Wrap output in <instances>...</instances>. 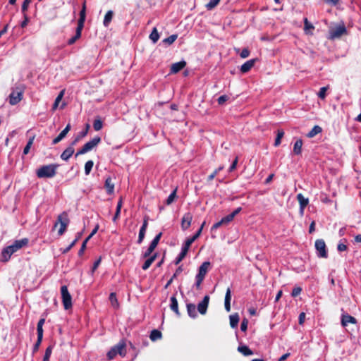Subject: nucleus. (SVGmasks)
<instances>
[{"mask_svg":"<svg viewBox=\"0 0 361 361\" xmlns=\"http://www.w3.org/2000/svg\"><path fill=\"white\" fill-rule=\"evenodd\" d=\"M73 145H71V146H69L67 147L61 154V158L64 161H68L70 157L73 155L74 153V148L73 147Z\"/></svg>","mask_w":361,"mask_h":361,"instance_id":"a211bd4d","label":"nucleus"},{"mask_svg":"<svg viewBox=\"0 0 361 361\" xmlns=\"http://www.w3.org/2000/svg\"><path fill=\"white\" fill-rule=\"evenodd\" d=\"M301 291H302V288L300 287H295L293 289L291 295L293 297H296L300 294Z\"/></svg>","mask_w":361,"mask_h":361,"instance_id":"13d9d810","label":"nucleus"},{"mask_svg":"<svg viewBox=\"0 0 361 361\" xmlns=\"http://www.w3.org/2000/svg\"><path fill=\"white\" fill-rule=\"evenodd\" d=\"M183 271L182 266H180L172 276V279H175Z\"/></svg>","mask_w":361,"mask_h":361,"instance_id":"338daca9","label":"nucleus"},{"mask_svg":"<svg viewBox=\"0 0 361 361\" xmlns=\"http://www.w3.org/2000/svg\"><path fill=\"white\" fill-rule=\"evenodd\" d=\"M304 25H305V30L307 31V30H313L314 29V27L312 24H311L307 18L304 19Z\"/></svg>","mask_w":361,"mask_h":361,"instance_id":"3c124183","label":"nucleus"},{"mask_svg":"<svg viewBox=\"0 0 361 361\" xmlns=\"http://www.w3.org/2000/svg\"><path fill=\"white\" fill-rule=\"evenodd\" d=\"M178 37V35H171V36H169V37L167 38H165L164 40H163V42L166 43V44H173L176 39H177Z\"/></svg>","mask_w":361,"mask_h":361,"instance_id":"de8ad7c7","label":"nucleus"},{"mask_svg":"<svg viewBox=\"0 0 361 361\" xmlns=\"http://www.w3.org/2000/svg\"><path fill=\"white\" fill-rule=\"evenodd\" d=\"M78 238H75L65 250L62 251L63 253L68 252L77 243Z\"/></svg>","mask_w":361,"mask_h":361,"instance_id":"e2e57ef3","label":"nucleus"},{"mask_svg":"<svg viewBox=\"0 0 361 361\" xmlns=\"http://www.w3.org/2000/svg\"><path fill=\"white\" fill-rule=\"evenodd\" d=\"M283 135H284V131L282 129H279L277 130L276 137L274 141L275 147H278L279 145H280V144L281 142V139L283 138Z\"/></svg>","mask_w":361,"mask_h":361,"instance_id":"7c9ffc66","label":"nucleus"},{"mask_svg":"<svg viewBox=\"0 0 361 361\" xmlns=\"http://www.w3.org/2000/svg\"><path fill=\"white\" fill-rule=\"evenodd\" d=\"M28 22H29V18H28L27 16L25 13H24V20H23L20 24L21 27H26Z\"/></svg>","mask_w":361,"mask_h":361,"instance_id":"774afa93","label":"nucleus"},{"mask_svg":"<svg viewBox=\"0 0 361 361\" xmlns=\"http://www.w3.org/2000/svg\"><path fill=\"white\" fill-rule=\"evenodd\" d=\"M176 191H177V189L176 188L170 195L168 197V198L166 199V204L167 205H170L171 204H172L175 200V198L176 197Z\"/></svg>","mask_w":361,"mask_h":361,"instance_id":"ea45409f","label":"nucleus"},{"mask_svg":"<svg viewBox=\"0 0 361 361\" xmlns=\"http://www.w3.org/2000/svg\"><path fill=\"white\" fill-rule=\"evenodd\" d=\"M45 322V319L44 318H42L39 320L38 323H37V335H41V336H43V325Z\"/></svg>","mask_w":361,"mask_h":361,"instance_id":"4c0bfd02","label":"nucleus"},{"mask_svg":"<svg viewBox=\"0 0 361 361\" xmlns=\"http://www.w3.org/2000/svg\"><path fill=\"white\" fill-rule=\"evenodd\" d=\"M186 66V62L185 61H181L177 63H174L171 66L170 72L171 73H177L180 70H182Z\"/></svg>","mask_w":361,"mask_h":361,"instance_id":"dca6fc26","label":"nucleus"},{"mask_svg":"<svg viewBox=\"0 0 361 361\" xmlns=\"http://www.w3.org/2000/svg\"><path fill=\"white\" fill-rule=\"evenodd\" d=\"M94 165V162L92 160L87 161L85 164V173L89 175Z\"/></svg>","mask_w":361,"mask_h":361,"instance_id":"79ce46f5","label":"nucleus"},{"mask_svg":"<svg viewBox=\"0 0 361 361\" xmlns=\"http://www.w3.org/2000/svg\"><path fill=\"white\" fill-rule=\"evenodd\" d=\"M157 254L154 253L152 256L147 257V260L144 262V264L142 266V268L143 270H147L154 262L155 259L157 258Z\"/></svg>","mask_w":361,"mask_h":361,"instance_id":"a878e982","label":"nucleus"},{"mask_svg":"<svg viewBox=\"0 0 361 361\" xmlns=\"http://www.w3.org/2000/svg\"><path fill=\"white\" fill-rule=\"evenodd\" d=\"M52 353V346L49 345L47 348L42 361H49L50 356Z\"/></svg>","mask_w":361,"mask_h":361,"instance_id":"a18cd8bd","label":"nucleus"},{"mask_svg":"<svg viewBox=\"0 0 361 361\" xmlns=\"http://www.w3.org/2000/svg\"><path fill=\"white\" fill-rule=\"evenodd\" d=\"M85 12H86V6L85 3L83 4L82 10L80 12V18L78 22V27L83 28L84 23L85 20Z\"/></svg>","mask_w":361,"mask_h":361,"instance_id":"5701e85b","label":"nucleus"},{"mask_svg":"<svg viewBox=\"0 0 361 361\" xmlns=\"http://www.w3.org/2000/svg\"><path fill=\"white\" fill-rule=\"evenodd\" d=\"M61 293L62 298V302L65 310H68L72 307V297L68 290L66 286H63L61 288Z\"/></svg>","mask_w":361,"mask_h":361,"instance_id":"39448f33","label":"nucleus"},{"mask_svg":"<svg viewBox=\"0 0 361 361\" xmlns=\"http://www.w3.org/2000/svg\"><path fill=\"white\" fill-rule=\"evenodd\" d=\"M228 99V97L227 95H221L220 96L217 101L218 104L220 105L224 104Z\"/></svg>","mask_w":361,"mask_h":361,"instance_id":"4d7b16f0","label":"nucleus"},{"mask_svg":"<svg viewBox=\"0 0 361 361\" xmlns=\"http://www.w3.org/2000/svg\"><path fill=\"white\" fill-rule=\"evenodd\" d=\"M32 0H24L23 4H22V12L25 13V11L27 10V8L31 3Z\"/></svg>","mask_w":361,"mask_h":361,"instance_id":"6e6d98bb","label":"nucleus"},{"mask_svg":"<svg viewBox=\"0 0 361 361\" xmlns=\"http://www.w3.org/2000/svg\"><path fill=\"white\" fill-rule=\"evenodd\" d=\"M348 323L356 324L357 320L355 317H353L349 314L343 315L342 319H341V324L343 326H347V324Z\"/></svg>","mask_w":361,"mask_h":361,"instance_id":"b1692460","label":"nucleus"},{"mask_svg":"<svg viewBox=\"0 0 361 361\" xmlns=\"http://www.w3.org/2000/svg\"><path fill=\"white\" fill-rule=\"evenodd\" d=\"M64 137H65V136L61 134V133H60L59 135L52 140V145H56V144L59 143Z\"/></svg>","mask_w":361,"mask_h":361,"instance_id":"680f3d73","label":"nucleus"},{"mask_svg":"<svg viewBox=\"0 0 361 361\" xmlns=\"http://www.w3.org/2000/svg\"><path fill=\"white\" fill-rule=\"evenodd\" d=\"M192 215L191 213H185L181 219V228L183 231L187 230L191 225Z\"/></svg>","mask_w":361,"mask_h":361,"instance_id":"9b49d317","label":"nucleus"},{"mask_svg":"<svg viewBox=\"0 0 361 361\" xmlns=\"http://www.w3.org/2000/svg\"><path fill=\"white\" fill-rule=\"evenodd\" d=\"M113 16H114V13L112 11H107V13H106V15L104 16V22H103V24L105 27L109 26V25L110 24V23L112 20Z\"/></svg>","mask_w":361,"mask_h":361,"instance_id":"c756f323","label":"nucleus"},{"mask_svg":"<svg viewBox=\"0 0 361 361\" xmlns=\"http://www.w3.org/2000/svg\"><path fill=\"white\" fill-rule=\"evenodd\" d=\"M322 131V129L319 126H314L312 129L307 134V137L312 138L314 137L317 134L320 133Z\"/></svg>","mask_w":361,"mask_h":361,"instance_id":"cd10ccee","label":"nucleus"},{"mask_svg":"<svg viewBox=\"0 0 361 361\" xmlns=\"http://www.w3.org/2000/svg\"><path fill=\"white\" fill-rule=\"evenodd\" d=\"M190 245H191L189 243V242H187V241L185 240V244H184V245L183 246V247H182V250H181V252H181V253H183L184 255H187V253H188V250H189V248H190Z\"/></svg>","mask_w":361,"mask_h":361,"instance_id":"5fc2aeb1","label":"nucleus"},{"mask_svg":"<svg viewBox=\"0 0 361 361\" xmlns=\"http://www.w3.org/2000/svg\"><path fill=\"white\" fill-rule=\"evenodd\" d=\"M248 320L247 319H244L240 324V330L242 331H245L247 329Z\"/></svg>","mask_w":361,"mask_h":361,"instance_id":"bf43d9fd","label":"nucleus"},{"mask_svg":"<svg viewBox=\"0 0 361 361\" xmlns=\"http://www.w3.org/2000/svg\"><path fill=\"white\" fill-rule=\"evenodd\" d=\"M297 200L300 204V212L302 214L304 209L308 204L309 200L307 198H305L301 193L298 194Z\"/></svg>","mask_w":361,"mask_h":361,"instance_id":"f3484780","label":"nucleus"},{"mask_svg":"<svg viewBox=\"0 0 361 361\" xmlns=\"http://www.w3.org/2000/svg\"><path fill=\"white\" fill-rule=\"evenodd\" d=\"M230 325L232 328H236L239 322V316L238 314L230 316Z\"/></svg>","mask_w":361,"mask_h":361,"instance_id":"2f4dec72","label":"nucleus"},{"mask_svg":"<svg viewBox=\"0 0 361 361\" xmlns=\"http://www.w3.org/2000/svg\"><path fill=\"white\" fill-rule=\"evenodd\" d=\"M221 220L223 221L224 225L226 226L233 220V216H231L230 214H228L226 216L222 218Z\"/></svg>","mask_w":361,"mask_h":361,"instance_id":"603ef678","label":"nucleus"},{"mask_svg":"<svg viewBox=\"0 0 361 361\" xmlns=\"http://www.w3.org/2000/svg\"><path fill=\"white\" fill-rule=\"evenodd\" d=\"M13 248L9 245L4 248L1 251L0 261L6 262L9 260L11 255L14 253Z\"/></svg>","mask_w":361,"mask_h":361,"instance_id":"1a4fd4ad","label":"nucleus"},{"mask_svg":"<svg viewBox=\"0 0 361 361\" xmlns=\"http://www.w3.org/2000/svg\"><path fill=\"white\" fill-rule=\"evenodd\" d=\"M109 300L111 302V305L114 307V308H118V306H119V304H118V300H117V298H116V295L115 293H111L109 295Z\"/></svg>","mask_w":361,"mask_h":361,"instance_id":"c9c22d12","label":"nucleus"},{"mask_svg":"<svg viewBox=\"0 0 361 361\" xmlns=\"http://www.w3.org/2000/svg\"><path fill=\"white\" fill-rule=\"evenodd\" d=\"M149 338L152 341H155L161 338V333L159 330L154 329L151 331Z\"/></svg>","mask_w":361,"mask_h":361,"instance_id":"72a5a7b5","label":"nucleus"},{"mask_svg":"<svg viewBox=\"0 0 361 361\" xmlns=\"http://www.w3.org/2000/svg\"><path fill=\"white\" fill-rule=\"evenodd\" d=\"M28 243L27 238H23L20 240H15L14 243L10 246L13 248V251L16 252L18 250L21 249L23 247L27 245Z\"/></svg>","mask_w":361,"mask_h":361,"instance_id":"4468645a","label":"nucleus"},{"mask_svg":"<svg viewBox=\"0 0 361 361\" xmlns=\"http://www.w3.org/2000/svg\"><path fill=\"white\" fill-rule=\"evenodd\" d=\"M315 248L319 257L327 258L328 254L326 251V246L324 240H317L315 241Z\"/></svg>","mask_w":361,"mask_h":361,"instance_id":"423d86ee","label":"nucleus"},{"mask_svg":"<svg viewBox=\"0 0 361 361\" xmlns=\"http://www.w3.org/2000/svg\"><path fill=\"white\" fill-rule=\"evenodd\" d=\"M238 350L245 356L253 355V352L247 345H240Z\"/></svg>","mask_w":361,"mask_h":361,"instance_id":"c85d7f7f","label":"nucleus"},{"mask_svg":"<svg viewBox=\"0 0 361 361\" xmlns=\"http://www.w3.org/2000/svg\"><path fill=\"white\" fill-rule=\"evenodd\" d=\"M238 158L235 157V159H234V161H233V163L231 164V166H230V168L228 169L229 172H231V171H233V170L235 169L237 164H238Z\"/></svg>","mask_w":361,"mask_h":361,"instance_id":"0e129e2a","label":"nucleus"},{"mask_svg":"<svg viewBox=\"0 0 361 361\" xmlns=\"http://www.w3.org/2000/svg\"><path fill=\"white\" fill-rule=\"evenodd\" d=\"M303 142L301 139H298L293 145V152L295 155H300L302 153V147Z\"/></svg>","mask_w":361,"mask_h":361,"instance_id":"4be33fe9","label":"nucleus"},{"mask_svg":"<svg viewBox=\"0 0 361 361\" xmlns=\"http://www.w3.org/2000/svg\"><path fill=\"white\" fill-rule=\"evenodd\" d=\"M100 142H101V138L97 136V137H94L93 139H92L91 140H90L89 142L85 143L82 146V147L77 152L75 157H78L80 154H84L91 151Z\"/></svg>","mask_w":361,"mask_h":361,"instance_id":"20e7f679","label":"nucleus"},{"mask_svg":"<svg viewBox=\"0 0 361 361\" xmlns=\"http://www.w3.org/2000/svg\"><path fill=\"white\" fill-rule=\"evenodd\" d=\"M159 38V32L157 30L156 27H154V29L152 30L150 35H149V39L154 42V43H156L158 39Z\"/></svg>","mask_w":361,"mask_h":361,"instance_id":"e433bc0d","label":"nucleus"},{"mask_svg":"<svg viewBox=\"0 0 361 361\" xmlns=\"http://www.w3.org/2000/svg\"><path fill=\"white\" fill-rule=\"evenodd\" d=\"M258 61V59H257V58L247 61L245 63H244L241 66L240 71L243 73H247L255 66L256 61Z\"/></svg>","mask_w":361,"mask_h":361,"instance_id":"ddd939ff","label":"nucleus"},{"mask_svg":"<svg viewBox=\"0 0 361 361\" xmlns=\"http://www.w3.org/2000/svg\"><path fill=\"white\" fill-rule=\"evenodd\" d=\"M224 169V166H219L218 169H216L212 174H210L208 178H207V180L208 181H211L212 180L215 176L217 175V173Z\"/></svg>","mask_w":361,"mask_h":361,"instance_id":"09e8293b","label":"nucleus"},{"mask_svg":"<svg viewBox=\"0 0 361 361\" xmlns=\"http://www.w3.org/2000/svg\"><path fill=\"white\" fill-rule=\"evenodd\" d=\"M221 0H210L207 4L206 8L207 10L214 8L220 2Z\"/></svg>","mask_w":361,"mask_h":361,"instance_id":"a19ab883","label":"nucleus"},{"mask_svg":"<svg viewBox=\"0 0 361 361\" xmlns=\"http://www.w3.org/2000/svg\"><path fill=\"white\" fill-rule=\"evenodd\" d=\"M103 124L101 119H95L93 123V128L96 131H99L102 128Z\"/></svg>","mask_w":361,"mask_h":361,"instance_id":"49530a36","label":"nucleus"},{"mask_svg":"<svg viewBox=\"0 0 361 361\" xmlns=\"http://www.w3.org/2000/svg\"><path fill=\"white\" fill-rule=\"evenodd\" d=\"M231 288H228L225 295L224 305L225 309L227 312L231 311Z\"/></svg>","mask_w":361,"mask_h":361,"instance_id":"412c9836","label":"nucleus"},{"mask_svg":"<svg viewBox=\"0 0 361 361\" xmlns=\"http://www.w3.org/2000/svg\"><path fill=\"white\" fill-rule=\"evenodd\" d=\"M188 315L192 318H196L197 314L196 312V306L192 303H188L186 305Z\"/></svg>","mask_w":361,"mask_h":361,"instance_id":"393cba45","label":"nucleus"},{"mask_svg":"<svg viewBox=\"0 0 361 361\" xmlns=\"http://www.w3.org/2000/svg\"><path fill=\"white\" fill-rule=\"evenodd\" d=\"M104 187L106 190V192L109 195H111L114 191V184L112 182V179L111 177H108L105 180Z\"/></svg>","mask_w":361,"mask_h":361,"instance_id":"aec40b11","label":"nucleus"},{"mask_svg":"<svg viewBox=\"0 0 361 361\" xmlns=\"http://www.w3.org/2000/svg\"><path fill=\"white\" fill-rule=\"evenodd\" d=\"M328 89V87H322L320 88L317 95L318 97L322 99H324L325 97H326V92Z\"/></svg>","mask_w":361,"mask_h":361,"instance_id":"8fccbe9b","label":"nucleus"},{"mask_svg":"<svg viewBox=\"0 0 361 361\" xmlns=\"http://www.w3.org/2000/svg\"><path fill=\"white\" fill-rule=\"evenodd\" d=\"M34 140H35V136H32L29 139L26 146L25 147V148L23 149L24 154H27L29 153L30 147H32V145L33 144Z\"/></svg>","mask_w":361,"mask_h":361,"instance_id":"58836bf2","label":"nucleus"},{"mask_svg":"<svg viewBox=\"0 0 361 361\" xmlns=\"http://www.w3.org/2000/svg\"><path fill=\"white\" fill-rule=\"evenodd\" d=\"M148 226V217H145L143 224L140 229L137 243L141 244L145 235L146 230Z\"/></svg>","mask_w":361,"mask_h":361,"instance_id":"f8f14e48","label":"nucleus"},{"mask_svg":"<svg viewBox=\"0 0 361 361\" xmlns=\"http://www.w3.org/2000/svg\"><path fill=\"white\" fill-rule=\"evenodd\" d=\"M209 299H210V298L209 295H205L203 298V300L198 303L197 309V311L201 314H205L207 313L209 302Z\"/></svg>","mask_w":361,"mask_h":361,"instance_id":"6e6552de","label":"nucleus"},{"mask_svg":"<svg viewBox=\"0 0 361 361\" xmlns=\"http://www.w3.org/2000/svg\"><path fill=\"white\" fill-rule=\"evenodd\" d=\"M64 92H65V90H61L59 94H58V96L56 97L55 101H54V103L53 104V106H52V110L54 111L57 109L58 106H59V102L61 101L63 95H64Z\"/></svg>","mask_w":361,"mask_h":361,"instance_id":"473e14b6","label":"nucleus"},{"mask_svg":"<svg viewBox=\"0 0 361 361\" xmlns=\"http://www.w3.org/2000/svg\"><path fill=\"white\" fill-rule=\"evenodd\" d=\"M125 357L126 355V343L124 340H121L116 345L113 346L107 353L109 360L114 359L116 355Z\"/></svg>","mask_w":361,"mask_h":361,"instance_id":"f03ea898","label":"nucleus"},{"mask_svg":"<svg viewBox=\"0 0 361 361\" xmlns=\"http://www.w3.org/2000/svg\"><path fill=\"white\" fill-rule=\"evenodd\" d=\"M346 32L345 27L342 25L336 26L335 28L332 29L329 32L330 39H336L342 36L343 34Z\"/></svg>","mask_w":361,"mask_h":361,"instance_id":"0eeeda50","label":"nucleus"},{"mask_svg":"<svg viewBox=\"0 0 361 361\" xmlns=\"http://www.w3.org/2000/svg\"><path fill=\"white\" fill-rule=\"evenodd\" d=\"M186 255L183 253L180 252L177 258L176 259L175 264H178L185 257Z\"/></svg>","mask_w":361,"mask_h":361,"instance_id":"69168bd1","label":"nucleus"},{"mask_svg":"<svg viewBox=\"0 0 361 361\" xmlns=\"http://www.w3.org/2000/svg\"><path fill=\"white\" fill-rule=\"evenodd\" d=\"M23 98L22 92H12L9 95V103L11 105L17 104Z\"/></svg>","mask_w":361,"mask_h":361,"instance_id":"2eb2a0df","label":"nucleus"},{"mask_svg":"<svg viewBox=\"0 0 361 361\" xmlns=\"http://www.w3.org/2000/svg\"><path fill=\"white\" fill-rule=\"evenodd\" d=\"M42 338H43V336L37 335V340L35 344L34 345L33 349H32L33 353H35L39 350V345L42 341Z\"/></svg>","mask_w":361,"mask_h":361,"instance_id":"37998d69","label":"nucleus"},{"mask_svg":"<svg viewBox=\"0 0 361 361\" xmlns=\"http://www.w3.org/2000/svg\"><path fill=\"white\" fill-rule=\"evenodd\" d=\"M59 167L58 164H49V165H44L39 168L37 171L36 174L38 178H52L54 177L56 173V169Z\"/></svg>","mask_w":361,"mask_h":361,"instance_id":"f257e3e1","label":"nucleus"},{"mask_svg":"<svg viewBox=\"0 0 361 361\" xmlns=\"http://www.w3.org/2000/svg\"><path fill=\"white\" fill-rule=\"evenodd\" d=\"M162 235V233L160 232L159 233H158L155 237L152 240V241L151 242V243L154 245V246H157L160 239H161V237Z\"/></svg>","mask_w":361,"mask_h":361,"instance_id":"864d4df0","label":"nucleus"},{"mask_svg":"<svg viewBox=\"0 0 361 361\" xmlns=\"http://www.w3.org/2000/svg\"><path fill=\"white\" fill-rule=\"evenodd\" d=\"M250 55V51L247 48H245L242 50V51L240 54V56L243 59H245L248 57Z\"/></svg>","mask_w":361,"mask_h":361,"instance_id":"052dcab7","label":"nucleus"},{"mask_svg":"<svg viewBox=\"0 0 361 361\" xmlns=\"http://www.w3.org/2000/svg\"><path fill=\"white\" fill-rule=\"evenodd\" d=\"M82 28L77 27L75 35L68 40V44H73L81 36Z\"/></svg>","mask_w":361,"mask_h":361,"instance_id":"bb28decb","label":"nucleus"},{"mask_svg":"<svg viewBox=\"0 0 361 361\" xmlns=\"http://www.w3.org/2000/svg\"><path fill=\"white\" fill-rule=\"evenodd\" d=\"M170 300H171V304H170L171 310L172 311H173L176 314V315L180 316V314L178 310V301L176 298V295H173V296H171L170 298Z\"/></svg>","mask_w":361,"mask_h":361,"instance_id":"6ab92c4d","label":"nucleus"},{"mask_svg":"<svg viewBox=\"0 0 361 361\" xmlns=\"http://www.w3.org/2000/svg\"><path fill=\"white\" fill-rule=\"evenodd\" d=\"M210 267V262H203L201 266L199 267V270H198V273L196 275V277L195 278H199V279H204L207 271H208V269H209V267Z\"/></svg>","mask_w":361,"mask_h":361,"instance_id":"9d476101","label":"nucleus"},{"mask_svg":"<svg viewBox=\"0 0 361 361\" xmlns=\"http://www.w3.org/2000/svg\"><path fill=\"white\" fill-rule=\"evenodd\" d=\"M89 128L90 126L87 124L85 130L84 131L80 132V134L75 138V140L72 142V145H75L80 140L81 137L86 136Z\"/></svg>","mask_w":361,"mask_h":361,"instance_id":"f704fd0d","label":"nucleus"},{"mask_svg":"<svg viewBox=\"0 0 361 361\" xmlns=\"http://www.w3.org/2000/svg\"><path fill=\"white\" fill-rule=\"evenodd\" d=\"M201 233H202V228H200L198 229V231H197V233L192 237L188 238L186 240V241L189 242V243L190 245H192V243L200 237Z\"/></svg>","mask_w":361,"mask_h":361,"instance_id":"c03bdc74","label":"nucleus"},{"mask_svg":"<svg viewBox=\"0 0 361 361\" xmlns=\"http://www.w3.org/2000/svg\"><path fill=\"white\" fill-rule=\"evenodd\" d=\"M69 223V219L68 218V214L66 212H63L62 214L58 216L57 221L54 224V228H56L59 224H60V228L58 231V233L59 235H62L68 226Z\"/></svg>","mask_w":361,"mask_h":361,"instance_id":"7ed1b4c3","label":"nucleus"}]
</instances>
